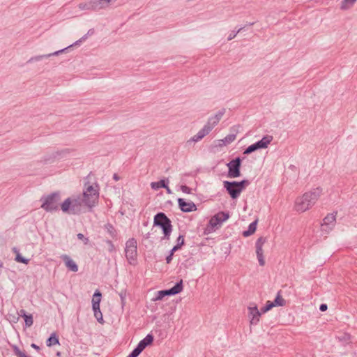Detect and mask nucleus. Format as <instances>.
<instances>
[{
  "label": "nucleus",
  "instance_id": "nucleus-1",
  "mask_svg": "<svg viewBox=\"0 0 357 357\" xmlns=\"http://www.w3.org/2000/svg\"><path fill=\"white\" fill-rule=\"evenodd\" d=\"M323 194V189L320 187L313 188L303 195L298 197L294 202V210L298 213H303L310 209Z\"/></svg>",
  "mask_w": 357,
  "mask_h": 357
},
{
  "label": "nucleus",
  "instance_id": "nucleus-2",
  "mask_svg": "<svg viewBox=\"0 0 357 357\" xmlns=\"http://www.w3.org/2000/svg\"><path fill=\"white\" fill-rule=\"evenodd\" d=\"M84 208H92L98 203L99 198V188L96 183H86L82 195H77Z\"/></svg>",
  "mask_w": 357,
  "mask_h": 357
},
{
  "label": "nucleus",
  "instance_id": "nucleus-3",
  "mask_svg": "<svg viewBox=\"0 0 357 357\" xmlns=\"http://www.w3.org/2000/svg\"><path fill=\"white\" fill-rule=\"evenodd\" d=\"M80 202V199L77 195H73L66 198L61 203L60 208L64 213L68 215H78L84 210V207Z\"/></svg>",
  "mask_w": 357,
  "mask_h": 357
},
{
  "label": "nucleus",
  "instance_id": "nucleus-4",
  "mask_svg": "<svg viewBox=\"0 0 357 357\" xmlns=\"http://www.w3.org/2000/svg\"><path fill=\"white\" fill-rule=\"evenodd\" d=\"M154 225L159 226L162 229L163 239L169 240L172 231V226L170 220L163 213H159L154 217Z\"/></svg>",
  "mask_w": 357,
  "mask_h": 357
},
{
  "label": "nucleus",
  "instance_id": "nucleus-5",
  "mask_svg": "<svg viewBox=\"0 0 357 357\" xmlns=\"http://www.w3.org/2000/svg\"><path fill=\"white\" fill-rule=\"evenodd\" d=\"M248 184L249 182L247 180H243L241 182H230L227 181L223 182L224 188L227 190L232 199L238 198L241 192Z\"/></svg>",
  "mask_w": 357,
  "mask_h": 357
},
{
  "label": "nucleus",
  "instance_id": "nucleus-6",
  "mask_svg": "<svg viewBox=\"0 0 357 357\" xmlns=\"http://www.w3.org/2000/svg\"><path fill=\"white\" fill-rule=\"evenodd\" d=\"M61 196L59 192H54L44 197L41 199L43 204L41 208L48 212H52L59 209L60 206Z\"/></svg>",
  "mask_w": 357,
  "mask_h": 357
},
{
  "label": "nucleus",
  "instance_id": "nucleus-7",
  "mask_svg": "<svg viewBox=\"0 0 357 357\" xmlns=\"http://www.w3.org/2000/svg\"><path fill=\"white\" fill-rule=\"evenodd\" d=\"M126 257L128 263L131 265H135L137 263V241L135 238L129 239L126 244Z\"/></svg>",
  "mask_w": 357,
  "mask_h": 357
},
{
  "label": "nucleus",
  "instance_id": "nucleus-8",
  "mask_svg": "<svg viewBox=\"0 0 357 357\" xmlns=\"http://www.w3.org/2000/svg\"><path fill=\"white\" fill-rule=\"evenodd\" d=\"M273 136L266 135L261 140L249 146L244 151V154H250L260 149H266L273 141Z\"/></svg>",
  "mask_w": 357,
  "mask_h": 357
},
{
  "label": "nucleus",
  "instance_id": "nucleus-9",
  "mask_svg": "<svg viewBox=\"0 0 357 357\" xmlns=\"http://www.w3.org/2000/svg\"><path fill=\"white\" fill-rule=\"evenodd\" d=\"M229 218L228 212L220 211L214 215L209 220L208 226L212 230L218 229L221 225Z\"/></svg>",
  "mask_w": 357,
  "mask_h": 357
},
{
  "label": "nucleus",
  "instance_id": "nucleus-10",
  "mask_svg": "<svg viewBox=\"0 0 357 357\" xmlns=\"http://www.w3.org/2000/svg\"><path fill=\"white\" fill-rule=\"evenodd\" d=\"M248 310L250 324L257 325L260 321L262 312L258 310L257 305L254 303H251L248 307Z\"/></svg>",
  "mask_w": 357,
  "mask_h": 357
},
{
  "label": "nucleus",
  "instance_id": "nucleus-11",
  "mask_svg": "<svg viewBox=\"0 0 357 357\" xmlns=\"http://www.w3.org/2000/svg\"><path fill=\"white\" fill-rule=\"evenodd\" d=\"M336 222V215L335 213L328 214L323 220V222L321 225V229L326 234H328L331 231Z\"/></svg>",
  "mask_w": 357,
  "mask_h": 357
},
{
  "label": "nucleus",
  "instance_id": "nucleus-12",
  "mask_svg": "<svg viewBox=\"0 0 357 357\" xmlns=\"http://www.w3.org/2000/svg\"><path fill=\"white\" fill-rule=\"evenodd\" d=\"M241 160L239 158H236L235 160H232L227 164V167L229 169L228 176L230 178H236L240 176V167H241Z\"/></svg>",
  "mask_w": 357,
  "mask_h": 357
},
{
  "label": "nucleus",
  "instance_id": "nucleus-13",
  "mask_svg": "<svg viewBox=\"0 0 357 357\" xmlns=\"http://www.w3.org/2000/svg\"><path fill=\"white\" fill-rule=\"evenodd\" d=\"M178 202L181 210L183 212H191L197 210V206L192 202H186L185 199L179 198Z\"/></svg>",
  "mask_w": 357,
  "mask_h": 357
},
{
  "label": "nucleus",
  "instance_id": "nucleus-14",
  "mask_svg": "<svg viewBox=\"0 0 357 357\" xmlns=\"http://www.w3.org/2000/svg\"><path fill=\"white\" fill-rule=\"evenodd\" d=\"M62 259L64 261L66 267L69 270H70L73 272H77L78 271V266L76 264V263L72 259H70L68 255L62 256Z\"/></svg>",
  "mask_w": 357,
  "mask_h": 357
},
{
  "label": "nucleus",
  "instance_id": "nucleus-15",
  "mask_svg": "<svg viewBox=\"0 0 357 357\" xmlns=\"http://www.w3.org/2000/svg\"><path fill=\"white\" fill-rule=\"evenodd\" d=\"M93 10L105 8L108 6V3L106 0H91Z\"/></svg>",
  "mask_w": 357,
  "mask_h": 357
},
{
  "label": "nucleus",
  "instance_id": "nucleus-16",
  "mask_svg": "<svg viewBox=\"0 0 357 357\" xmlns=\"http://www.w3.org/2000/svg\"><path fill=\"white\" fill-rule=\"evenodd\" d=\"M151 188L154 190H158L160 188H165L168 193L171 192L170 189L168 188V186L166 184L165 180H160L158 182H152L151 183Z\"/></svg>",
  "mask_w": 357,
  "mask_h": 357
},
{
  "label": "nucleus",
  "instance_id": "nucleus-17",
  "mask_svg": "<svg viewBox=\"0 0 357 357\" xmlns=\"http://www.w3.org/2000/svg\"><path fill=\"white\" fill-rule=\"evenodd\" d=\"M183 281L181 280L174 287L168 289V295H175L182 291L183 290Z\"/></svg>",
  "mask_w": 357,
  "mask_h": 357
},
{
  "label": "nucleus",
  "instance_id": "nucleus-18",
  "mask_svg": "<svg viewBox=\"0 0 357 357\" xmlns=\"http://www.w3.org/2000/svg\"><path fill=\"white\" fill-rule=\"evenodd\" d=\"M222 116L223 112H219L214 116L208 119V123H210V125L214 128L218 123Z\"/></svg>",
  "mask_w": 357,
  "mask_h": 357
},
{
  "label": "nucleus",
  "instance_id": "nucleus-19",
  "mask_svg": "<svg viewBox=\"0 0 357 357\" xmlns=\"http://www.w3.org/2000/svg\"><path fill=\"white\" fill-rule=\"evenodd\" d=\"M265 241L266 240L263 237L259 238L258 240L257 241L255 244L257 255H260V254L264 253L262 246L264 244Z\"/></svg>",
  "mask_w": 357,
  "mask_h": 357
},
{
  "label": "nucleus",
  "instance_id": "nucleus-20",
  "mask_svg": "<svg viewBox=\"0 0 357 357\" xmlns=\"http://www.w3.org/2000/svg\"><path fill=\"white\" fill-rule=\"evenodd\" d=\"M257 220L254 221L251 224H250L248 229L247 231H244L243 232V236L245 237H248L252 234H253L257 229Z\"/></svg>",
  "mask_w": 357,
  "mask_h": 357
},
{
  "label": "nucleus",
  "instance_id": "nucleus-21",
  "mask_svg": "<svg viewBox=\"0 0 357 357\" xmlns=\"http://www.w3.org/2000/svg\"><path fill=\"white\" fill-rule=\"evenodd\" d=\"M213 126L210 125V123H206L204 128L198 132V135L203 139L206 135H207L213 129Z\"/></svg>",
  "mask_w": 357,
  "mask_h": 357
},
{
  "label": "nucleus",
  "instance_id": "nucleus-22",
  "mask_svg": "<svg viewBox=\"0 0 357 357\" xmlns=\"http://www.w3.org/2000/svg\"><path fill=\"white\" fill-rule=\"evenodd\" d=\"M56 344H59V341L57 335L53 333L47 340V346L52 347Z\"/></svg>",
  "mask_w": 357,
  "mask_h": 357
},
{
  "label": "nucleus",
  "instance_id": "nucleus-23",
  "mask_svg": "<svg viewBox=\"0 0 357 357\" xmlns=\"http://www.w3.org/2000/svg\"><path fill=\"white\" fill-rule=\"evenodd\" d=\"M356 0H343L341 2L340 9L343 10L351 8L355 3Z\"/></svg>",
  "mask_w": 357,
  "mask_h": 357
},
{
  "label": "nucleus",
  "instance_id": "nucleus-24",
  "mask_svg": "<svg viewBox=\"0 0 357 357\" xmlns=\"http://www.w3.org/2000/svg\"><path fill=\"white\" fill-rule=\"evenodd\" d=\"M20 314L24 317L25 324L27 326H31L33 324V321L31 314H26L24 310H20Z\"/></svg>",
  "mask_w": 357,
  "mask_h": 357
},
{
  "label": "nucleus",
  "instance_id": "nucleus-25",
  "mask_svg": "<svg viewBox=\"0 0 357 357\" xmlns=\"http://www.w3.org/2000/svg\"><path fill=\"white\" fill-rule=\"evenodd\" d=\"M274 306H284L286 304L285 300L281 296V291H278L276 298L273 302Z\"/></svg>",
  "mask_w": 357,
  "mask_h": 357
},
{
  "label": "nucleus",
  "instance_id": "nucleus-26",
  "mask_svg": "<svg viewBox=\"0 0 357 357\" xmlns=\"http://www.w3.org/2000/svg\"><path fill=\"white\" fill-rule=\"evenodd\" d=\"M78 7L82 10H93V6H92L91 0L80 3L79 4Z\"/></svg>",
  "mask_w": 357,
  "mask_h": 357
},
{
  "label": "nucleus",
  "instance_id": "nucleus-27",
  "mask_svg": "<svg viewBox=\"0 0 357 357\" xmlns=\"http://www.w3.org/2000/svg\"><path fill=\"white\" fill-rule=\"evenodd\" d=\"M236 139L235 134H230L227 135L223 139L220 140V142H223L224 144H229L234 142Z\"/></svg>",
  "mask_w": 357,
  "mask_h": 357
},
{
  "label": "nucleus",
  "instance_id": "nucleus-28",
  "mask_svg": "<svg viewBox=\"0 0 357 357\" xmlns=\"http://www.w3.org/2000/svg\"><path fill=\"white\" fill-rule=\"evenodd\" d=\"M177 244L172 248V252H175L178 249L181 248V246L184 244V238L183 236L180 235L177 238Z\"/></svg>",
  "mask_w": 357,
  "mask_h": 357
},
{
  "label": "nucleus",
  "instance_id": "nucleus-29",
  "mask_svg": "<svg viewBox=\"0 0 357 357\" xmlns=\"http://www.w3.org/2000/svg\"><path fill=\"white\" fill-rule=\"evenodd\" d=\"M13 352L17 357H31L26 355L24 352L20 351L17 346L13 347Z\"/></svg>",
  "mask_w": 357,
  "mask_h": 357
},
{
  "label": "nucleus",
  "instance_id": "nucleus-30",
  "mask_svg": "<svg viewBox=\"0 0 357 357\" xmlns=\"http://www.w3.org/2000/svg\"><path fill=\"white\" fill-rule=\"evenodd\" d=\"M273 307H275L273 303L268 301L266 302V305L261 308V312L262 313H266L268 311L271 310Z\"/></svg>",
  "mask_w": 357,
  "mask_h": 357
},
{
  "label": "nucleus",
  "instance_id": "nucleus-31",
  "mask_svg": "<svg viewBox=\"0 0 357 357\" xmlns=\"http://www.w3.org/2000/svg\"><path fill=\"white\" fill-rule=\"evenodd\" d=\"M101 301V294L97 291L95 292L92 299V303H100Z\"/></svg>",
  "mask_w": 357,
  "mask_h": 357
},
{
  "label": "nucleus",
  "instance_id": "nucleus-32",
  "mask_svg": "<svg viewBox=\"0 0 357 357\" xmlns=\"http://www.w3.org/2000/svg\"><path fill=\"white\" fill-rule=\"evenodd\" d=\"M141 341L142 342H144L145 346H148V345L151 344L153 342V337L151 335H146V337L144 339H143Z\"/></svg>",
  "mask_w": 357,
  "mask_h": 357
},
{
  "label": "nucleus",
  "instance_id": "nucleus-33",
  "mask_svg": "<svg viewBox=\"0 0 357 357\" xmlns=\"http://www.w3.org/2000/svg\"><path fill=\"white\" fill-rule=\"evenodd\" d=\"M15 260L17 261V262H21V263H23V264H27L29 261V259H26L24 257H22L20 253L17 252V255H16V257H15Z\"/></svg>",
  "mask_w": 357,
  "mask_h": 357
},
{
  "label": "nucleus",
  "instance_id": "nucleus-34",
  "mask_svg": "<svg viewBox=\"0 0 357 357\" xmlns=\"http://www.w3.org/2000/svg\"><path fill=\"white\" fill-rule=\"evenodd\" d=\"M93 312H94V316L96 318V319L98 320V321L101 322L102 321V312H100V310H97V311L96 310Z\"/></svg>",
  "mask_w": 357,
  "mask_h": 357
},
{
  "label": "nucleus",
  "instance_id": "nucleus-35",
  "mask_svg": "<svg viewBox=\"0 0 357 357\" xmlns=\"http://www.w3.org/2000/svg\"><path fill=\"white\" fill-rule=\"evenodd\" d=\"M141 352L142 351L136 347L128 357H137Z\"/></svg>",
  "mask_w": 357,
  "mask_h": 357
},
{
  "label": "nucleus",
  "instance_id": "nucleus-36",
  "mask_svg": "<svg viewBox=\"0 0 357 357\" xmlns=\"http://www.w3.org/2000/svg\"><path fill=\"white\" fill-rule=\"evenodd\" d=\"M259 264L260 266H264L265 265V260L263 254H260V255H257Z\"/></svg>",
  "mask_w": 357,
  "mask_h": 357
},
{
  "label": "nucleus",
  "instance_id": "nucleus-37",
  "mask_svg": "<svg viewBox=\"0 0 357 357\" xmlns=\"http://www.w3.org/2000/svg\"><path fill=\"white\" fill-rule=\"evenodd\" d=\"M201 139H202L201 138V137L198 134H197V135H194L192 137H191L188 141V142H197L200 141Z\"/></svg>",
  "mask_w": 357,
  "mask_h": 357
},
{
  "label": "nucleus",
  "instance_id": "nucleus-38",
  "mask_svg": "<svg viewBox=\"0 0 357 357\" xmlns=\"http://www.w3.org/2000/svg\"><path fill=\"white\" fill-rule=\"evenodd\" d=\"M181 190L184 193H187V194L191 193V189L189 187H188L187 185H181Z\"/></svg>",
  "mask_w": 357,
  "mask_h": 357
},
{
  "label": "nucleus",
  "instance_id": "nucleus-39",
  "mask_svg": "<svg viewBox=\"0 0 357 357\" xmlns=\"http://www.w3.org/2000/svg\"><path fill=\"white\" fill-rule=\"evenodd\" d=\"M77 238L79 239V240H82L84 241V243L85 245H86L88 243H89V239L86 237H84V236L82 234H77Z\"/></svg>",
  "mask_w": 357,
  "mask_h": 357
},
{
  "label": "nucleus",
  "instance_id": "nucleus-40",
  "mask_svg": "<svg viewBox=\"0 0 357 357\" xmlns=\"http://www.w3.org/2000/svg\"><path fill=\"white\" fill-rule=\"evenodd\" d=\"M162 291H159L157 293V296L153 299V301H160L162 300L165 296L162 294Z\"/></svg>",
  "mask_w": 357,
  "mask_h": 357
},
{
  "label": "nucleus",
  "instance_id": "nucleus-41",
  "mask_svg": "<svg viewBox=\"0 0 357 357\" xmlns=\"http://www.w3.org/2000/svg\"><path fill=\"white\" fill-rule=\"evenodd\" d=\"M146 346H145L144 342L140 341L139 343L138 344L137 348H138L141 351H142L146 348Z\"/></svg>",
  "mask_w": 357,
  "mask_h": 357
},
{
  "label": "nucleus",
  "instance_id": "nucleus-42",
  "mask_svg": "<svg viewBox=\"0 0 357 357\" xmlns=\"http://www.w3.org/2000/svg\"><path fill=\"white\" fill-rule=\"evenodd\" d=\"M174 252H172V250H171V253L169 256L167 257L166 261L167 264H169L172 260V257Z\"/></svg>",
  "mask_w": 357,
  "mask_h": 357
},
{
  "label": "nucleus",
  "instance_id": "nucleus-43",
  "mask_svg": "<svg viewBox=\"0 0 357 357\" xmlns=\"http://www.w3.org/2000/svg\"><path fill=\"white\" fill-rule=\"evenodd\" d=\"M93 310H100V303H92Z\"/></svg>",
  "mask_w": 357,
  "mask_h": 357
},
{
  "label": "nucleus",
  "instance_id": "nucleus-44",
  "mask_svg": "<svg viewBox=\"0 0 357 357\" xmlns=\"http://www.w3.org/2000/svg\"><path fill=\"white\" fill-rule=\"evenodd\" d=\"M320 310L322 312H324L327 310V305L326 304H321L319 307Z\"/></svg>",
  "mask_w": 357,
  "mask_h": 357
},
{
  "label": "nucleus",
  "instance_id": "nucleus-45",
  "mask_svg": "<svg viewBox=\"0 0 357 357\" xmlns=\"http://www.w3.org/2000/svg\"><path fill=\"white\" fill-rule=\"evenodd\" d=\"M43 57H45V56H38L35 58H32L31 60L38 61V60L43 59Z\"/></svg>",
  "mask_w": 357,
  "mask_h": 357
},
{
  "label": "nucleus",
  "instance_id": "nucleus-46",
  "mask_svg": "<svg viewBox=\"0 0 357 357\" xmlns=\"http://www.w3.org/2000/svg\"><path fill=\"white\" fill-rule=\"evenodd\" d=\"M113 178L117 181L120 179V177L119 176V175L117 174H114V176H113Z\"/></svg>",
  "mask_w": 357,
  "mask_h": 357
},
{
  "label": "nucleus",
  "instance_id": "nucleus-47",
  "mask_svg": "<svg viewBox=\"0 0 357 357\" xmlns=\"http://www.w3.org/2000/svg\"><path fill=\"white\" fill-rule=\"evenodd\" d=\"M63 52V50H61V51H57V52H55L53 54H50L48 55H47V56H50L52 55H58L60 52Z\"/></svg>",
  "mask_w": 357,
  "mask_h": 357
},
{
  "label": "nucleus",
  "instance_id": "nucleus-48",
  "mask_svg": "<svg viewBox=\"0 0 357 357\" xmlns=\"http://www.w3.org/2000/svg\"><path fill=\"white\" fill-rule=\"evenodd\" d=\"M235 36H236V33H231L228 37V40H230L233 39Z\"/></svg>",
  "mask_w": 357,
  "mask_h": 357
},
{
  "label": "nucleus",
  "instance_id": "nucleus-49",
  "mask_svg": "<svg viewBox=\"0 0 357 357\" xmlns=\"http://www.w3.org/2000/svg\"><path fill=\"white\" fill-rule=\"evenodd\" d=\"M162 294L165 296H169L168 295V291L167 290H162Z\"/></svg>",
  "mask_w": 357,
  "mask_h": 357
},
{
  "label": "nucleus",
  "instance_id": "nucleus-50",
  "mask_svg": "<svg viewBox=\"0 0 357 357\" xmlns=\"http://www.w3.org/2000/svg\"><path fill=\"white\" fill-rule=\"evenodd\" d=\"M31 346H32L33 348H35V349H38V348H39L38 346H36V344H33Z\"/></svg>",
  "mask_w": 357,
  "mask_h": 357
}]
</instances>
